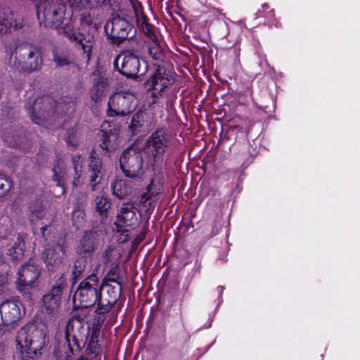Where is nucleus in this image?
I'll use <instances>...</instances> for the list:
<instances>
[{
    "label": "nucleus",
    "mask_w": 360,
    "mask_h": 360,
    "mask_svg": "<svg viewBox=\"0 0 360 360\" xmlns=\"http://www.w3.org/2000/svg\"><path fill=\"white\" fill-rule=\"evenodd\" d=\"M46 0L38 6L37 16L39 20L42 18L46 26L54 27L59 32L64 33L70 39L77 41L84 53L88 57L91 51V44L88 42L85 44L82 35L72 31V26L64 24L63 15L66 4L72 9L73 12L79 13L80 21L84 25H90L92 19L90 11L101 6L106 0Z\"/></svg>",
    "instance_id": "obj_1"
},
{
    "label": "nucleus",
    "mask_w": 360,
    "mask_h": 360,
    "mask_svg": "<svg viewBox=\"0 0 360 360\" xmlns=\"http://www.w3.org/2000/svg\"><path fill=\"white\" fill-rule=\"evenodd\" d=\"M10 54L8 63L19 72H31L38 70L42 63L39 49L29 42H12L6 46Z\"/></svg>",
    "instance_id": "obj_2"
},
{
    "label": "nucleus",
    "mask_w": 360,
    "mask_h": 360,
    "mask_svg": "<svg viewBox=\"0 0 360 360\" xmlns=\"http://www.w3.org/2000/svg\"><path fill=\"white\" fill-rule=\"evenodd\" d=\"M10 54L8 63L19 72H31L38 70L42 63L39 49L29 42H12L6 46Z\"/></svg>",
    "instance_id": "obj_3"
},
{
    "label": "nucleus",
    "mask_w": 360,
    "mask_h": 360,
    "mask_svg": "<svg viewBox=\"0 0 360 360\" xmlns=\"http://www.w3.org/2000/svg\"><path fill=\"white\" fill-rule=\"evenodd\" d=\"M46 343V335L34 323L22 327L16 337V351L22 360H33Z\"/></svg>",
    "instance_id": "obj_4"
},
{
    "label": "nucleus",
    "mask_w": 360,
    "mask_h": 360,
    "mask_svg": "<svg viewBox=\"0 0 360 360\" xmlns=\"http://www.w3.org/2000/svg\"><path fill=\"white\" fill-rule=\"evenodd\" d=\"M99 267L100 265L97 264L92 273L78 285L73 297L75 304L78 302L79 307L88 308L96 303L98 304L99 290H101V285L96 275Z\"/></svg>",
    "instance_id": "obj_5"
},
{
    "label": "nucleus",
    "mask_w": 360,
    "mask_h": 360,
    "mask_svg": "<svg viewBox=\"0 0 360 360\" xmlns=\"http://www.w3.org/2000/svg\"><path fill=\"white\" fill-rule=\"evenodd\" d=\"M169 145V140L162 129L154 131L148 138L143 153L146 159L147 166L153 169L159 167L164 161Z\"/></svg>",
    "instance_id": "obj_6"
},
{
    "label": "nucleus",
    "mask_w": 360,
    "mask_h": 360,
    "mask_svg": "<svg viewBox=\"0 0 360 360\" xmlns=\"http://www.w3.org/2000/svg\"><path fill=\"white\" fill-rule=\"evenodd\" d=\"M120 166L125 176L135 179L141 177L147 166L142 152L134 147L126 148L120 158Z\"/></svg>",
    "instance_id": "obj_7"
},
{
    "label": "nucleus",
    "mask_w": 360,
    "mask_h": 360,
    "mask_svg": "<svg viewBox=\"0 0 360 360\" xmlns=\"http://www.w3.org/2000/svg\"><path fill=\"white\" fill-rule=\"evenodd\" d=\"M90 335V326L86 321V316L84 314H76L71 316L66 324L65 336L68 345L66 353V359L68 360L72 354V350L70 348V341L72 338L74 341L80 340H87Z\"/></svg>",
    "instance_id": "obj_8"
},
{
    "label": "nucleus",
    "mask_w": 360,
    "mask_h": 360,
    "mask_svg": "<svg viewBox=\"0 0 360 360\" xmlns=\"http://www.w3.org/2000/svg\"><path fill=\"white\" fill-rule=\"evenodd\" d=\"M39 269L33 261H29L22 266L18 272V290L28 300H32V292L37 286Z\"/></svg>",
    "instance_id": "obj_9"
},
{
    "label": "nucleus",
    "mask_w": 360,
    "mask_h": 360,
    "mask_svg": "<svg viewBox=\"0 0 360 360\" xmlns=\"http://www.w3.org/2000/svg\"><path fill=\"white\" fill-rule=\"evenodd\" d=\"M134 21L133 10L131 14L127 15V18H123L120 15L113 16L105 25V31L106 34L114 40H117V43L126 39L129 37V32L131 30V22Z\"/></svg>",
    "instance_id": "obj_10"
},
{
    "label": "nucleus",
    "mask_w": 360,
    "mask_h": 360,
    "mask_svg": "<svg viewBox=\"0 0 360 360\" xmlns=\"http://www.w3.org/2000/svg\"><path fill=\"white\" fill-rule=\"evenodd\" d=\"M134 95L129 91L112 94L108 101V115L123 117L128 115L134 107Z\"/></svg>",
    "instance_id": "obj_11"
},
{
    "label": "nucleus",
    "mask_w": 360,
    "mask_h": 360,
    "mask_svg": "<svg viewBox=\"0 0 360 360\" xmlns=\"http://www.w3.org/2000/svg\"><path fill=\"white\" fill-rule=\"evenodd\" d=\"M101 285V290H99L98 302L96 310L98 314L108 312L116 303L122 292L120 283L115 285L109 283Z\"/></svg>",
    "instance_id": "obj_12"
},
{
    "label": "nucleus",
    "mask_w": 360,
    "mask_h": 360,
    "mask_svg": "<svg viewBox=\"0 0 360 360\" xmlns=\"http://www.w3.org/2000/svg\"><path fill=\"white\" fill-rule=\"evenodd\" d=\"M174 82L171 72L165 67L157 65L150 77L147 81V85L154 90V96L160 94Z\"/></svg>",
    "instance_id": "obj_13"
},
{
    "label": "nucleus",
    "mask_w": 360,
    "mask_h": 360,
    "mask_svg": "<svg viewBox=\"0 0 360 360\" xmlns=\"http://www.w3.org/2000/svg\"><path fill=\"white\" fill-rule=\"evenodd\" d=\"M114 66L127 77H134L139 72L140 62L137 56L127 52L120 54L115 58Z\"/></svg>",
    "instance_id": "obj_14"
},
{
    "label": "nucleus",
    "mask_w": 360,
    "mask_h": 360,
    "mask_svg": "<svg viewBox=\"0 0 360 360\" xmlns=\"http://www.w3.org/2000/svg\"><path fill=\"white\" fill-rule=\"evenodd\" d=\"M89 163L88 165V177L89 184L92 191L96 189V186L103 183L105 179V170L102 167L101 160L96 157L92 152L89 156Z\"/></svg>",
    "instance_id": "obj_15"
},
{
    "label": "nucleus",
    "mask_w": 360,
    "mask_h": 360,
    "mask_svg": "<svg viewBox=\"0 0 360 360\" xmlns=\"http://www.w3.org/2000/svg\"><path fill=\"white\" fill-rule=\"evenodd\" d=\"M65 247L60 243L49 246L43 253V259L47 266L53 269L59 266L65 257Z\"/></svg>",
    "instance_id": "obj_16"
},
{
    "label": "nucleus",
    "mask_w": 360,
    "mask_h": 360,
    "mask_svg": "<svg viewBox=\"0 0 360 360\" xmlns=\"http://www.w3.org/2000/svg\"><path fill=\"white\" fill-rule=\"evenodd\" d=\"M137 221L136 214L131 203H125L120 208L115 222L117 231H124L122 227L134 226Z\"/></svg>",
    "instance_id": "obj_17"
},
{
    "label": "nucleus",
    "mask_w": 360,
    "mask_h": 360,
    "mask_svg": "<svg viewBox=\"0 0 360 360\" xmlns=\"http://www.w3.org/2000/svg\"><path fill=\"white\" fill-rule=\"evenodd\" d=\"M63 286L60 283L53 288L42 299V307L48 314H55L60 305Z\"/></svg>",
    "instance_id": "obj_18"
},
{
    "label": "nucleus",
    "mask_w": 360,
    "mask_h": 360,
    "mask_svg": "<svg viewBox=\"0 0 360 360\" xmlns=\"http://www.w3.org/2000/svg\"><path fill=\"white\" fill-rule=\"evenodd\" d=\"M29 217L31 221L47 219L53 221V214H49L47 209V202L45 199L40 198L35 200H32L28 206Z\"/></svg>",
    "instance_id": "obj_19"
},
{
    "label": "nucleus",
    "mask_w": 360,
    "mask_h": 360,
    "mask_svg": "<svg viewBox=\"0 0 360 360\" xmlns=\"http://www.w3.org/2000/svg\"><path fill=\"white\" fill-rule=\"evenodd\" d=\"M6 242L3 243V248L1 251V257L4 259H11L13 262L20 260L24 255V240L18 235L13 245L4 246Z\"/></svg>",
    "instance_id": "obj_20"
},
{
    "label": "nucleus",
    "mask_w": 360,
    "mask_h": 360,
    "mask_svg": "<svg viewBox=\"0 0 360 360\" xmlns=\"http://www.w3.org/2000/svg\"><path fill=\"white\" fill-rule=\"evenodd\" d=\"M0 316L3 323H12L19 319L20 308L15 301L6 300L0 304Z\"/></svg>",
    "instance_id": "obj_21"
},
{
    "label": "nucleus",
    "mask_w": 360,
    "mask_h": 360,
    "mask_svg": "<svg viewBox=\"0 0 360 360\" xmlns=\"http://www.w3.org/2000/svg\"><path fill=\"white\" fill-rule=\"evenodd\" d=\"M101 128L103 141L100 146L103 150L110 151V149H113L115 147V142L117 139V133L114 127L112 128L110 122L108 121H104Z\"/></svg>",
    "instance_id": "obj_22"
},
{
    "label": "nucleus",
    "mask_w": 360,
    "mask_h": 360,
    "mask_svg": "<svg viewBox=\"0 0 360 360\" xmlns=\"http://www.w3.org/2000/svg\"><path fill=\"white\" fill-rule=\"evenodd\" d=\"M131 7L133 10L134 15V21L137 23L138 26L143 30V33L148 36L152 40L155 38L154 34V27L147 22L146 17L143 15L141 11L139 10V6L131 3Z\"/></svg>",
    "instance_id": "obj_23"
},
{
    "label": "nucleus",
    "mask_w": 360,
    "mask_h": 360,
    "mask_svg": "<svg viewBox=\"0 0 360 360\" xmlns=\"http://www.w3.org/2000/svg\"><path fill=\"white\" fill-rule=\"evenodd\" d=\"M96 233V232H86L80 241V250L84 253L91 254L95 250Z\"/></svg>",
    "instance_id": "obj_24"
},
{
    "label": "nucleus",
    "mask_w": 360,
    "mask_h": 360,
    "mask_svg": "<svg viewBox=\"0 0 360 360\" xmlns=\"http://www.w3.org/2000/svg\"><path fill=\"white\" fill-rule=\"evenodd\" d=\"M112 194L119 199L124 198L131 193V188L125 180H115L111 183Z\"/></svg>",
    "instance_id": "obj_25"
},
{
    "label": "nucleus",
    "mask_w": 360,
    "mask_h": 360,
    "mask_svg": "<svg viewBox=\"0 0 360 360\" xmlns=\"http://www.w3.org/2000/svg\"><path fill=\"white\" fill-rule=\"evenodd\" d=\"M146 113L139 110L131 118L129 129L133 134L141 132L145 124Z\"/></svg>",
    "instance_id": "obj_26"
},
{
    "label": "nucleus",
    "mask_w": 360,
    "mask_h": 360,
    "mask_svg": "<svg viewBox=\"0 0 360 360\" xmlns=\"http://www.w3.org/2000/svg\"><path fill=\"white\" fill-rule=\"evenodd\" d=\"M104 321V318L99 315L98 316L94 317L91 324H89L90 326V340L89 345H94L95 343H97V338L99 335V331Z\"/></svg>",
    "instance_id": "obj_27"
},
{
    "label": "nucleus",
    "mask_w": 360,
    "mask_h": 360,
    "mask_svg": "<svg viewBox=\"0 0 360 360\" xmlns=\"http://www.w3.org/2000/svg\"><path fill=\"white\" fill-rule=\"evenodd\" d=\"M53 180L57 183V186L62 187L63 193H64V183L66 179V170L65 165L63 162H58L55 165L53 168Z\"/></svg>",
    "instance_id": "obj_28"
},
{
    "label": "nucleus",
    "mask_w": 360,
    "mask_h": 360,
    "mask_svg": "<svg viewBox=\"0 0 360 360\" xmlns=\"http://www.w3.org/2000/svg\"><path fill=\"white\" fill-rule=\"evenodd\" d=\"M83 159L81 155H75L72 157V166L74 172V178L72 184L74 187L79 186V179L82 173Z\"/></svg>",
    "instance_id": "obj_29"
},
{
    "label": "nucleus",
    "mask_w": 360,
    "mask_h": 360,
    "mask_svg": "<svg viewBox=\"0 0 360 360\" xmlns=\"http://www.w3.org/2000/svg\"><path fill=\"white\" fill-rule=\"evenodd\" d=\"M96 210L102 219L107 217L108 210L110 207V202L106 197L101 195L95 199Z\"/></svg>",
    "instance_id": "obj_30"
},
{
    "label": "nucleus",
    "mask_w": 360,
    "mask_h": 360,
    "mask_svg": "<svg viewBox=\"0 0 360 360\" xmlns=\"http://www.w3.org/2000/svg\"><path fill=\"white\" fill-rule=\"evenodd\" d=\"M12 27L15 30L18 28L17 22L12 13H10L6 18H0V32H7Z\"/></svg>",
    "instance_id": "obj_31"
},
{
    "label": "nucleus",
    "mask_w": 360,
    "mask_h": 360,
    "mask_svg": "<svg viewBox=\"0 0 360 360\" xmlns=\"http://www.w3.org/2000/svg\"><path fill=\"white\" fill-rule=\"evenodd\" d=\"M162 190V186L159 183L156 184L155 181L153 180L148 186V193L143 194V198H146V201L148 200L150 198L156 199L157 195L161 193Z\"/></svg>",
    "instance_id": "obj_32"
},
{
    "label": "nucleus",
    "mask_w": 360,
    "mask_h": 360,
    "mask_svg": "<svg viewBox=\"0 0 360 360\" xmlns=\"http://www.w3.org/2000/svg\"><path fill=\"white\" fill-rule=\"evenodd\" d=\"M153 43L148 46V53L154 60H160L163 57L162 49L154 39Z\"/></svg>",
    "instance_id": "obj_33"
},
{
    "label": "nucleus",
    "mask_w": 360,
    "mask_h": 360,
    "mask_svg": "<svg viewBox=\"0 0 360 360\" xmlns=\"http://www.w3.org/2000/svg\"><path fill=\"white\" fill-rule=\"evenodd\" d=\"M118 255L115 254V249L108 246L102 253L101 259L105 264H112L117 259Z\"/></svg>",
    "instance_id": "obj_34"
},
{
    "label": "nucleus",
    "mask_w": 360,
    "mask_h": 360,
    "mask_svg": "<svg viewBox=\"0 0 360 360\" xmlns=\"http://www.w3.org/2000/svg\"><path fill=\"white\" fill-rule=\"evenodd\" d=\"M86 259L81 258L77 259L74 265V268L72 269V277L74 280H77L79 276H81L86 269Z\"/></svg>",
    "instance_id": "obj_35"
},
{
    "label": "nucleus",
    "mask_w": 360,
    "mask_h": 360,
    "mask_svg": "<svg viewBox=\"0 0 360 360\" xmlns=\"http://www.w3.org/2000/svg\"><path fill=\"white\" fill-rule=\"evenodd\" d=\"M85 213L83 210L76 208L72 211V223L77 227L82 226L84 221Z\"/></svg>",
    "instance_id": "obj_36"
},
{
    "label": "nucleus",
    "mask_w": 360,
    "mask_h": 360,
    "mask_svg": "<svg viewBox=\"0 0 360 360\" xmlns=\"http://www.w3.org/2000/svg\"><path fill=\"white\" fill-rule=\"evenodd\" d=\"M11 188V181L4 175L0 174V198L6 195Z\"/></svg>",
    "instance_id": "obj_37"
},
{
    "label": "nucleus",
    "mask_w": 360,
    "mask_h": 360,
    "mask_svg": "<svg viewBox=\"0 0 360 360\" xmlns=\"http://www.w3.org/2000/svg\"><path fill=\"white\" fill-rule=\"evenodd\" d=\"M2 224H0V238H4L7 233L11 231V222L9 219H2Z\"/></svg>",
    "instance_id": "obj_38"
},
{
    "label": "nucleus",
    "mask_w": 360,
    "mask_h": 360,
    "mask_svg": "<svg viewBox=\"0 0 360 360\" xmlns=\"http://www.w3.org/2000/svg\"><path fill=\"white\" fill-rule=\"evenodd\" d=\"M53 60L58 66L63 67L70 64V60L67 55L64 53L55 54Z\"/></svg>",
    "instance_id": "obj_39"
},
{
    "label": "nucleus",
    "mask_w": 360,
    "mask_h": 360,
    "mask_svg": "<svg viewBox=\"0 0 360 360\" xmlns=\"http://www.w3.org/2000/svg\"><path fill=\"white\" fill-rule=\"evenodd\" d=\"M94 85L98 91H101L107 85V79L101 75H97L94 78Z\"/></svg>",
    "instance_id": "obj_40"
},
{
    "label": "nucleus",
    "mask_w": 360,
    "mask_h": 360,
    "mask_svg": "<svg viewBox=\"0 0 360 360\" xmlns=\"http://www.w3.org/2000/svg\"><path fill=\"white\" fill-rule=\"evenodd\" d=\"M105 278L110 282L120 283L117 281L118 278V269L117 266L112 267L107 274Z\"/></svg>",
    "instance_id": "obj_41"
},
{
    "label": "nucleus",
    "mask_w": 360,
    "mask_h": 360,
    "mask_svg": "<svg viewBox=\"0 0 360 360\" xmlns=\"http://www.w3.org/2000/svg\"><path fill=\"white\" fill-rule=\"evenodd\" d=\"M75 129H72L68 131L65 136V141L70 145L75 146L77 143V139L75 137Z\"/></svg>",
    "instance_id": "obj_42"
},
{
    "label": "nucleus",
    "mask_w": 360,
    "mask_h": 360,
    "mask_svg": "<svg viewBox=\"0 0 360 360\" xmlns=\"http://www.w3.org/2000/svg\"><path fill=\"white\" fill-rule=\"evenodd\" d=\"M155 201H156L155 198H150L147 201H146V198H141V202L143 203V207H146L147 212H150V210H152L154 208L155 205Z\"/></svg>",
    "instance_id": "obj_43"
},
{
    "label": "nucleus",
    "mask_w": 360,
    "mask_h": 360,
    "mask_svg": "<svg viewBox=\"0 0 360 360\" xmlns=\"http://www.w3.org/2000/svg\"><path fill=\"white\" fill-rule=\"evenodd\" d=\"M27 112L30 114V117L31 118L33 122L37 124H41V120L35 115L34 110H32V109L29 108L27 110Z\"/></svg>",
    "instance_id": "obj_44"
},
{
    "label": "nucleus",
    "mask_w": 360,
    "mask_h": 360,
    "mask_svg": "<svg viewBox=\"0 0 360 360\" xmlns=\"http://www.w3.org/2000/svg\"><path fill=\"white\" fill-rule=\"evenodd\" d=\"M8 281V274H0V287L4 286Z\"/></svg>",
    "instance_id": "obj_45"
},
{
    "label": "nucleus",
    "mask_w": 360,
    "mask_h": 360,
    "mask_svg": "<svg viewBox=\"0 0 360 360\" xmlns=\"http://www.w3.org/2000/svg\"><path fill=\"white\" fill-rule=\"evenodd\" d=\"M3 139L6 142H7L9 145L13 146V144L10 140V137L8 136H6V134H3Z\"/></svg>",
    "instance_id": "obj_46"
},
{
    "label": "nucleus",
    "mask_w": 360,
    "mask_h": 360,
    "mask_svg": "<svg viewBox=\"0 0 360 360\" xmlns=\"http://www.w3.org/2000/svg\"><path fill=\"white\" fill-rule=\"evenodd\" d=\"M46 229H47V226H44L41 228V234L44 237H45V231H46Z\"/></svg>",
    "instance_id": "obj_47"
},
{
    "label": "nucleus",
    "mask_w": 360,
    "mask_h": 360,
    "mask_svg": "<svg viewBox=\"0 0 360 360\" xmlns=\"http://www.w3.org/2000/svg\"><path fill=\"white\" fill-rule=\"evenodd\" d=\"M217 290L219 291V295L221 296L222 295V292H223L224 290V286H219L217 288Z\"/></svg>",
    "instance_id": "obj_48"
},
{
    "label": "nucleus",
    "mask_w": 360,
    "mask_h": 360,
    "mask_svg": "<svg viewBox=\"0 0 360 360\" xmlns=\"http://www.w3.org/2000/svg\"><path fill=\"white\" fill-rule=\"evenodd\" d=\"M39 103V101H36L34 103V106H33V110H35L37 107V105Z\"/></svg>",
    "instance_id": "obj_49"
},
{
    "label": "nucleus",
    "mask_w": 360,
    "mask_h": 360,
    "mask_svg": "<svg viewBox=\"0 0 360 360\" xmlns=\"http://www.w3.org/2000/svg\"><path fill=\"white\" fill-rule=\"evenodd\" d=\"M43 100H44V101H49L50 100V98H46H46H43Z\"/></svg>",
    "instance_id": "obj_50"
}]
</instances>
